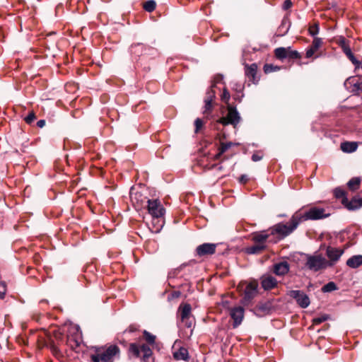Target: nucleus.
Here are the masks:
<instances>
[{
	"instance_id": "nucleus-46",
	"label": "nucleus",
	"mask_w": 362,
	"mask_h": 362,
	"mask_svg": "<svg viewBox=\"0 0 362 362\" xmlns=\"http://www.w3.org/2000/svg\"><path fill=\"white\" fill-rule=\"evenodd\" d=\"M248 178L246 175H242L240 178V182H246L247 181Z\"/></svg>"
},
{
	"instance_id": "nucleus-2",
	"label": "nucleus",
	"mask_w": 362,
	"mask_h": 362,
	"mask_svg": "<svg viewBox=\"0 0 362 362\" xmlns=\"http://www.w3.org/2000/svg\"><path fill=\"white\" fill-rule=\"evenodd\" d=\"M298 216L296 215L294 213L293 215L291 216L289 224H285L283 223H279L276 225H274L271 228V234H278L281 238H285L290 235L293 231H294L299 223H300L298 220L297 219Z\"/></svg>"
},
{
	"instance_id": "nucleus-36",
	"label": "nucleus",
	"mask_w": 362,
	"mask_h": 362,
	"mask_svg": "<svg viewBox=\"0 0 362 362\" xmlns=\"http://www.w3.org/2000/svg\"><path fill=\"white\" fill-rule=\"evenodd\" d=\"M277 69H278V68L276 66H274L272 64H265L264 66V71L266 74L271 73V72L274 71H276Z\"/></svg>"
},
{
	"instance_id": "nucleus-12",
	"label": "nucleus",
	"mask_w": 362,
	"mask_h": 362,
	"mask_svg": "<svg viewBox=\"0 0 362 362\" xmlns=\"http://www.w3.org/2000/svg\"><path fill=\"white\" fill-rule=\"evenodd\" d=\"M258 282L257 280H252L249 282L245 289L244 300L250 301L254 298L257 294Z\"/></svg>"
},
{
	"instance_id": "nucleus-13",
	"label": "nucleus",
	"mask_w": 362,
	"mask_h": 362,
	"mask_svg": "<svg viewBox=\"0 0 362 362\" xmlns=\"http://www.w3.org/2000/svg\"><path fill=\"white\" fill-rule=\"evenodd\" d=\"M244 308L241 306L235 307L230 310V315L233 320V327L239 326L244 317Z\"/></svg>"
},
{
	"instance_id": "nucleus-38",
	"label": "nucleus",
	"mask_w": 362,
	"mask_h": 362,
	"mask_svg": "<svg viewBox=\"0 0 362 362\" xmlns=\"http://www.w3.org/2000/svg\"><path fill=\"white\" fill-rule=\"evenodd\" d=\"M194 125H195V133H197L199 131V129L203 127L204 122L201 119L197 118L194 121Z\"/></svg>"
},
{
	"instance_id": "nucleus-26",
	"label": "nucleus",
	"mask_w": 362,
	"mask_h": 362,
	"mask_svg": "<svg viewBox=\"0 0 362 362\" xmlns=\"http://www.w3.org/2000/svg\"><path fill=\"white\" fill-rule=\"evenodd\" d=\"M173 356L176 360L188 361L189 353L187 349L181 347L178 350L174 351Z\"/></svg>"
},
{
	"instance_id": "nucleus-20",
	"label": "nucleus",
	"mask_w": 362,
	"mask_h": 362,
	"mask_svg": "<svg viewBox=\"0 0 362 362\" xmlns=\"http://www.w3.org/2000/svg\"><path fill=\"white\" fill-rule=\"evenodd\" d=\"M289 264L287 262L283 261L274 265L273 271L278 276H284L289 271Z\"/></svg>"
},
{
	"instance_id": "nucleus-52",
	"label": "nucleus",
	"mask_w": 362,
	"mask_h": 362,
	"mask_svg": "<svg viewBox=\"0 0 362 362\" xmlns=\"http://www.w3.org/2000/svg\"><path fill=\"white\" fill-rule=\"evenodd\" d=\"M218 169L219 170H221L223 169V167H222V166H218Z\"/></svg>"
},
{
	"instance_id": "nucleus-6",
	"label": "nucleus",
	"mask_w": 362,
	"mask_h": 362,
	"mask_svg": "<svg viewBox=\"0 0 362 362\" xmlns=\"http://www.w3.org/2000/svg\"><path fill=\"white\" fill-rule=\"evenodd\" d=\"M113 357V346L107 348L98 347L90 356L92 362H112Z\"/></svg>"
},
{
	"instance_id": "nucleus-39",
	"label": "nucleus",
	"mask_w": 362,
	"mask_h": 362,
	"mask_svg": "<svg viewBox=\"0 0 362 362\" xmlns=\"http://www.w3.org/2000/svg\"><path fill=\"white\" fill-rule=\"evenodd\" d=\"M328 319L327 315H323L319 317H315L313 319V322L315 325H320V323L326 321Z\"/></svg>"
},
{
	"instance_id": "nucleus-34",
	"label": "nucleus",
	"mask_w": 362,
	"mask_h": 362,
	"mask_svg": "<svg viewBox=\"0 0 362 362\" xmlns=\"http://www.w3.org/2000/svg\"><path fill=\"white\" fill-rule=\"evenodd\" d=\"M36 119L35 114L33 111H30L28 115L24 118L25 122L28 124H32L34 120Z\"/></svg>"
},
{
	"instance_id": "nucleus-40",
	"label": "nucleus",
	"mask_w": 362,
	"mask_h": 362,
	"mask_svg": "<svg viewBox=\"0 0 362 362\" xmlns=\"http://www.w3.org/2000/svg\"><path fill=\"white\" fill-rule=\"evenodd\" d=\"M51 351L56 357H60L62 356L60 350L54 345L51 346Z\"/></svg>"
},
{
	"instance_id": "nucleus-47",
	"label": "nucleus",
	"mask_w": 362,
	"mask_h": 362,
	"mask_svg": "<svg viewBox=\"0 0 362 362\" xmlns=\"http://www.w3.org/2000/svg\"><path fill=\"white\" fill-rule=\"evenodd\" d=\"M223 153H221V151H218V153L214 156V160H218L221 157Z\"/></svg>"
},
{
	"instance_id": "nucleus-17",
	"label": "nucleus",
	"mask_w": 362,
	"mask_h": 362,
	"mask_svg": "<svg viewBox=\"0 0 362 362\" xmlns=\"http://www.w3.org/2000/svg\"><path fill=\"white\" fill-rule=\"evenodd\" d=\"M341 203L349 210H356L362 206V198L354 197L351 201H349L347 198H344Z\"/></svg>"
},
{
	"instance_id": "nucleus-21",
	"label": "nucleus",
	"mask_w": 362,
	"mask_h": 362,
	"mask_svg": "<svg viewBox=\"0 0 362 362\" xmlns=\"http://www.w3.org/2000/svg\"><path fill=\"white\" fill-rule=\"evenodd\" d=\"M229 120L230 124L235 127L240 122V116L236 109L232 106L228 107V113L226 115Z\"/></svg>"
},
{
	"instance_id": "nucleus-27",
	"label": "nucleus",
	"mask_w": 362,
	"mask_h": 362,
	"mask_svg": "<svg viewBox=\"0 0 362 362\" xmlns=\"http://www.w3.org/2000/svg\"><path fill=\"white\" fill-rule=\"evenodd\" d=\"M361 181L360 177L351 178L347 183L348 188L353 192L358 189L360 188Z\"/></svg>"
},
{
	"instance_id": "nucleus-51",
	"label": "nucleus",
	"mask_w": 362,
	"mask_h": 362,
	"mask_svg": "<svg viewBox=\"0 0 362 362\" xmlns=\"http://www.w3.org/2000/svg\"><path fill=\"white\" fill-rule=\"evenodd\" d=\"M0 285L4 287V288H6V283L4 281H1L0 282Z\"/></svg>"
},
{
	"instance_id": "nucleus-35",
	"label": "nucleus",
	"mask_w": 362,
	"mask_h": 362,
	"mask_svg": "<svg viewBox=\"0 0 362 362\" xmlns=\"http://www.w3.org/2000/svg\"><path fill=\"white\" fill-rule=\"evenodd\" d=\"M144 335L145 337V339L149 343V344H154L156 337L151 333L148 332L147 331L144 332Z\"/></svg>"
},
{
	"instance_id": "nucleus-25",
	"label": "nucleus",
	"mask_w": 362,
	"mask_h": 362,
	"mask_svg": "<svg viewBox=\"0 0 362 362\" xmlns=\"http://www.w3.org/2000/svg\"><path fill=\"white\" fill-rule=\"evenodd\" d=\"M67 344L71 349L76 350L81 344L79 334H76L74 336H67Z\"/></svg>"
},
{
	"instance_id": "nucleus-11",
	"label": "nucleus",
	"mask_w": 362,
	"mask_h": 362,
	"mask_svg": "<svg viewBox=\"0 0 362 362\" xmlns=\"http://www.w3.org/2000/svg\"><path fill=\"white\" fill-rule=\"evenodd\" d=\"M288 295L294 298L299 306L303 308L308 307L310 303L309 297L302 291L292 290L289 291Z\"/></svg>"
},
{
	"instance_id": "nucleus-18",
	"label": "nucleus",
	"mask_w": 362,
	"mask_h": 362,
	"mask_svg": "<svg viewBox=\"0 0 362 362\" xmlns=\"http://www.w3.org/2000/svg\"><path fill=\"white\" fill-rule=\"evenodd\" d=\"M344 250L332 247H328L327 248L326 254L327 257L333 263L337 262L341 256L343 255Z\"/></svg>"
},
{
	"instance_id": "nucleus-42",
	"label": "nucleus",
	"mask_w": 362,
	"mask_h": 362,
	"mask_svg": "<svg viewBox=\"0 0 362 362\" xmlns=\"http://www.w3.org/2000/svg\"><path fill=\"white\" fill-rule=\"evenodd\" d=\"M346 56L351 61V62L354 64H356V65H358L359 64V62L356 59V57L353 54L352 52H351V55H346Z\"/></svg>"
},
{
	"instance_id": "nucleus-22",
	"label": "nucleus",
	"mask_w": 362,
	"mask_h": 362,
	"mask_svg": "<svg viewBox=\"0 0 362 362\" xmlns=\"http://www.w3.org/2000/svg\"><path fill=\"white\" fill-rule=\"evenodd\" d=\"M358 143L355 141H344L341 143L340 148L344 153H353L357 150Z\"/></svg>"
},
{
	"instance_id": "nucleus-8",
	"label": "nucleus",
	"mask_w": 362,
	"mask_h": 362,
	"mask_svg": "<svg viewBox=\"0 0 362 362\" xmlns=\"http://www.w3.org/2000/svg\"><path fill=\"white\" fill-rule=\"evenodd\" d=\"M146 207L148 212L156 218H161L165 214V209L158 199L148 200Z\"/></svg>"
},
{
	"instance_id": "nucleus-15",
	"label": "nucleus",
	"mask_w": 362,
	"mask_h": 362,
	"mask_svg": "<svg viewBox=\"0 0 362 362\" xmlns=\"http://www.w3.org/2000/svg\"><path fill=\"white\" fill-rule=\"evenodd\" d=\"M257 65L256 64L245 65V76L248 78L249 81L252 82L253 83H256L258 81V78L257 77Z\"/></svg>"
},
{
	"instance_id": "nucleus-19",
	"label": "nucleus",
	"mask_w": 362,
	"mask_h": 362,
	"mask_svg": "<svg viewBox=\"0 0 362 362\" xmlns=\"http://www.w3.org/2000/svg\"><path fill=\"white\" fill-rule=\"evenodd\" d=\"M322 45V40L320 37H314L311 45L308 48L305 56L307 58H310L313 54L321 47Z\"/></svg>"
},
{
	"instance_id": "nucleus-31",
	"label": "nucleus",
	"mask_w": 362,
	"mask_h": 362,
	"mask_svg": "<svg viewBox=\"0 0 362 362\" xmlns=\"http://www.w3.org/2000/svg\"><path fill=\"white\" fill-rule=\"evenodd\" d=\"M334 194L337 199L341 198L343 199L344 198H347L346 192L340 187L334 189Z\"/></svg>"
},
{
	"instance_id": "nucleus-23",
	"label": "nucleus",
	"mask_w": 362,
	"mask_h": 362,
	"mask_svg": "<svg viewBox=\"0 0 362 362\" xmlns=\"http://www.w3.org/2000/svg\"><path fill=\"white\" fill-rule=\"evenodd\" d=\"M346 265L350 268L356 269L362 265V255H358L350 257L346 261Z\"/></svg>"
},
{
	"instance_id": "nucleus-9",
	"label": "nucleus",
	"mask_w": 362,
	"mask_h": 362,
	"mask_svg": "<svg viewBox=\"0 0 362 362\" xmlns=\"http://www.w3.org/2000/svg\"><path fill=\"white\" fill-rule=\"evenodd\" d=\"M275 57L281 60L284 59H296L301 57L300 53L296 50H293L290 47H279L274 50Z\"/></svg>"
},
{
	"instance_id": "nucleus-45",
	"label": "nucleus",
	"mask_w": 362,
	"mask_h": 362,
	"mask_svg": "<svg viewBox=\"0 0 362 362\" xmlns=\"http://www.w3.org/2000/svg\"><path fill=\"white\" fill-rule=\"evenodd\" d=\"M45 125V120H44V119H40V120L37 121V126L40 128L44 127Z\"/></svg>"
},
{
	"instance_id": "nucleus-33",
	"label": "nucleus",
	"mask_w": 362,
	"mask_h": 362,
	"mask_svg": "<svg viewBox=\"0 0 362 362\" xmlns=\"http://www.w3.org/2000/svg\"><path fill=\"white\" fill-rule=\"evenodd\" d=\"M310 35L315 36L319 33V24L317 23L310 25L308 29Z\"/></svg>"
},
{
	"instance_id": "nucleus-49",
	"label": "nucleus",
	"mask_w": 362,
	"mask_h": 362,
	"mask_svg": "<svg viewBox=\"0 0 362 362\" xmlns=\"http://www.w3.org/2000/svg\"><path fill=\"white\" fill-rule=\"evenodd\" d=\"M114 349H115V356H116L117 352H119V349L117 346H115Z\"/></svg>"
},
{
	"instance_id": "nucleus-3",
	"label": "nucleus",
	"mask_w": 362,
	"mask_h": 362,
	"mask_svg": "<svg viewBox=\"0 0 362 362\" xmlns=\"http://www.w3.org/2000/svg\"><path fill=\"white\" fill-rule=\"evenodd\" d=\"M295 214L298 216L297 219L300 223L308 220H318L325 218L330 215L329 213H326L325 209L319 207H312L305 211L299 210Z\"/></svg>"
},
{
	"instance_id": "nucleus-37",
	"label": "nucleus",
	"mask_w": 362,
	"mask_h": 362,
	"mask_svg": "<svg viewBox=\"0 0 362 362\" xmlns=\"http://www.w3.org/2000/svg\"><path fill=\"white\" fill-rule=\"evenodd\" d=\"M230 93L226 88H224L223 90V93L221 95V100L224 101L225 103H228L230 100Z\"/></svg>"
},
{
	"instance_id": "nucleus-10",
	"label": "nucleus",
	"mask_w": 362,
	"mask_h": 362,
	"mask_svg": "<svg viewBox=\"0 0 362 362\" xmlns=\"http://www.w3.org/2000/svg\"><path fill=\"white\" fill-rule=\"evenodd\" d=\"M306 266L313 271H318L326 267V259L320 255L308 256Z\"/></svg>"
},
{
	"instance_id": "nucleus-43",
	"label": "nucleus",
	"mask_w": 362,
	"mask_h": 362,
	"mask_svg": "<svg viewBox=\"0 0 362 362\" xmlns=\"http://www.w3.org/2000/svg\"><path fill=\"white\" fill-rule=\"evenodd\" d=\"M218 122L223 125H228L230 124L227 116L220 118Z\"/></svg>"
},
{
	"instance_id": "nucleus-16",
	"label": "nucleus",
	"mask_w": 362,
	"mask_h": 362,
	"mask_svg": "<svg viewBox=\"0 0 362 362\" xmlns=\"http://www.w3.org/2000/svg\"><path fill=\"white\" fill-rule=\"evenodd\" d=\"M277 284V280L271 275H264L261 278L262 287L266 291L276 287Z\"/></svg>"
},
{
	"instance_id": "nucleus-30",
	"label": "nucleus",
	"mask_w": 362,
	"mask_h": 362,
	"mask_svg": "<svg viewBox=\"0 0 362 362\" xmlns=\"http://www.w3.org/2000/svg\"><path fill=\"white\" fill-rule=\"evenodd\" d=\"M235 145H236V144L233 142H228V143L221 142L220 144V147L218 148V151H221V153H224L228 149H229L230 147H232Z\"/></svg>"
},
{
	"instance_id": "nucleus-50",
	"label": "nucleus",
	"mask_w": 362,
	"mask_h": 362,
	"mask_svg": "<svg viewBox=\"0 0 362 362\" xmlns=\"http://www.w3.org/2000/svg\"><path fill=\"white\" fill-rule=\"evenodd\" d=\"M357 88H358V89H361V90H362V82H361V83H359L357 85Z\"/></svg>"
},
{
	"instance_id": "nucleus-14",
	"label": "nucleus",
	"mask_w": 362,
	"mask_h": 362,
	"mask_svg": "<svg viewBox=\"0 0 362 362\" xmlns=\"http://www.w3.org/2000/svg\"><path fill=\"white\" fill-rule=\"evenodd\" d=\"M216 249V244L204 243L197 247L196 252L199 256H205L214 254Z\"/></svg>"
},
{
	"instance_id": "nucleus-48",
	"label": "nucleus",
	"mask_w": 362,
	"mask_h": 362,
	"mask_svg": "<svg viewBox=\"0 0 362 362\" xmlns=\"http://www.w3.org/2000/svg\"><path fill=\"white\" fill-rule=\"evenodd\" d=\"M5 295H6V292L4 291V292H1L0 291V299H4V297H5Z\"/></svg>"
},
{
	"instance_id": "nucleus-28",
	"label": "nucleus",
	"mask_w": 362,
	"mask_h": 362,
	"mask_svg": "<svg viewBox=\"0 0 362 362\" xmlns=\"http://www.w3.org/2000/svg\"><path fill=\"white\" fill-rule=\"evenodd\" d=\"M339 45L342 49L344 53L346 55H351V49L348 44L346 40L344 37H341L338 42Z\"/></svg>"
},
{
	"instance_id": "nucleus-1",
	"label": "nucleus",
	"mask_w": 362,
	"mask_h": 362,
	"mask_svg": "<svg viewBox=\"0 0 362 362\" xmlns=\"http://www.w3.org/2000/svg\"><path fill=\"white\" fill-rule=\"evenodd\" d=\"M270 235L265 231L253 233L251 235V240L254 245L245 248V252L250 255L260 254L267 248V241Z\"/></svg>"
},
{
	"instance_id": "nucleus-5",
	"label": "nucleus",
	"mask_w": 362,
	"mask_h": 362,
	"mask_svg": "<svg viewBox=\"0 0 362 362\" xmlns=\"http://www.w3.org/2000/svg\"><path fill=\"white\" fill-rule=\"evenodd\" d=\"M143 189L139 187H132L130 190V199L136 209L140 210L146 207L149 200L143 193Z\"/></svg>"
},
{
	"instance_id": "nucleus-24",
	"label": "nucleus",
	"mask_w": 362,
	"mask_h": 362,
	"mask_svg": "<svg viewBox=\"0 0 362 362\" xmlns=\"http://www.w3.org/2000/svg\"><path fill=\"white\" fill-rule=\"evenodd\" d=\"M215 91L213 89H210L207 93L205 99L204 112H209L212 108V101L215 98Z\"/></svg>"
},
{
	"instance_id": "nucleus-4",
	"label": "nucleus",
	"mask_w": 362,
	"mask_h": 362,
	"mask_svg": "<svg viewBox=\"0 0 362 362\" xmlns=\"http://www.w3.org/2000/svg\"><path fill=\"white\" fill-rule=\"evenodd\" d=\"M129 350L135 357H141L144 362H153V351L148 345L139 346L136 344H131Z\"/></svg>"
},
{
	"instance_id": "nucleus-7",
	"label": "nucleus",
	"mask_w": 362,
	"mask_h": 362,
	"mask_svg": "<svg viewBox=\"0 0 362 362\" xmlns=\"http://www.w3.org/2000/svg\"><path fill=\"white\" fill-rule=\"evenodd\" d=\"M177 314L181 322L185 327L190 328L194 323V319L192 315V307L189 303H182L180 305Z\"/></svg>"
},
{
	"instance_id": "nucleus-41",
	"label": "nucleus",
	"mask_w": 362,
	"mask_h": 362,
	"mask_svg": "<svg viewBox=\"0 0 362 362\" xmlns=\"http://www.w3.org/2000/svg\"><path fill=\"white\" fill-rule=\"evenodd\" d=\"M262 158V155L259 153H255L252 156V160L254 162L260 160Z\"/></svg>"
},
{
	"instance_id": "nucleus-32",
	"label": "nucleus",
	"mask_w": 362,
	"mask_h": 362,
	"mask_svg": "<svg viewBox=\"0 0 362 362\" xmlns=\"http://www.w3.org/2000/svg\"><path fill=\"white\" fill-rule=\"evenodd\" d=\"M144 8L148 11L151 12L156 8V2L153 0H149L144 4Z\"/></svg>"
},
{
	"instance_id": "nucleus-29",
	"label": "nucleus",
	"mask_w": 362,
	"mask_h": 362,
	"mask_svg": "<svg viewBox=\"0 0 362 362\" xmlns=\"http://www.w3.org/2000/svg\"><path fill=\"white\" fill-rule=\"evenodd\" d=\"M337 289V285L335 284V283L333 281H330V282L327 283V284H325L324 286H322V291L323 293H327V292H331V291H335Z\"/></svg>"
},
{
	"instance_id": "nucleus-44",
	"label": "nucleus",
	"mask_w": 362,
	"mask_h": 362,
	"mask_svg": "<svg viewBox=\"0 0 362 362\" xmlns=\"http://www.w3.org/2000/svg\"><path fill=\"white\" fill-rule=\"evenodd\" d=\"M292 2L291 0H286L284 2V4H283V8L284 10H287L288 8H290L291 6H292Z\"/></svg>"
}]
</instances>
